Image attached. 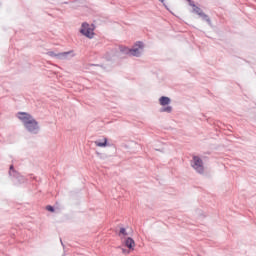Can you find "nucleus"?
<instances>
[{"label": "nucleus", "instance_id": "12", "mask_svg": "<svg viewBox=\"0 0 256 256\" xmlns=\"http://www.w3.org/2000/svg\"><path fill=\"white\" fill-rule=\"evenodd\" d=\"M47 55H49V57H53V59H59V53H56L54 51H49Z\"/></svg>", "mask_w": 256, "mask_h": 256}, {"label": "nucleus", "instance_id": "15", "mask_svg": "<svg viewBox=\"0 0 256 256\" xmlns=\"http://www.w3.org/2000/svg\"><path fill=\"white\" fill-rule=\"evenodd\" d=\"M122 253H124V255H129V250L122 248Z\"/></svg>", "mask_w": 256, "mask_h": 256}, {"label": "nucleus", "instance_id": "16", "mask_svg": "<svg viewBox=\"0 0 256 256\" xmlns=\"http://www.w3.org/2000/svg\"><path fill=\"white\" fill-rule=\"evenodd\" d=\"M161 3H165V0H159Z\"/></svg>", "mask_w": 256, "mask_h": 256}, {"label": "nucleus", "instance_id": "11", "mask_svg": "<svg viewBox=\"0 0 256 256\" xmlns=\"http://www.w3.org/2000/svg\"><path fill=\"white\" fill-rule=\"evenodd\" d=\"M96 147H107V138L103 139V142H100V140L95 141Z\"/></svg>", "mask_w": 256, "mask_h": 256}, {"label": "nucleus", "instance_id": "5", "mask_svg": "<svg viewBox=\"0 0 256 256\" xmlns=\"http://www.w3.org/2000/svg\"><path fill=\"white\" fill-rule=\"evenodd\" d=\"M191 7H193V13H196V15H199V17H202L204 21H207L208 25H211V19L207 15L203 13V10L201 8L197 7L195 4L190 2Z\"/></svg>", "mask_w": 256, "mask_h": 256}, {"label": "nucleus", "instance_id": "10", "mask_svg": "<svg viewBox=\"0 0 256 256\" xmlns=\"http://www.w3.org/2000/svg\"><path fill=\"white\" fill-rule=\"evenodd\" d=\"M159 111L160 113H173V106L169 104L166 106H162Z\"/></svg>", "mask_w": 256, "mask_h": 256}, {"label": "nucleus", "instance_id": "7", "mask_svg": "<svg viewBox=\"0 0 256 256\" xmlns=\"http://www.w3.org/2000/svg\"><path fill=\"white\" fill-rule=\"evenodd\" d=\"M58 57L60 61H69L75 57V51L70 50L68 52H60Z\"/></svg>", "mask_w": 256, "mask_h": 256}, {"label": "nucleus", "instance_id": "13", "mask_svg": "<svg viewBox=\"0 0 256 256\" xmlns=\"http://www.w3.org/2000/svg\"><path fill=\"white\" fill-rule=\"evenodd\" d=\"M121 235H123V237H127V235L129 234L127 233V230L125 228H121L119 232V236L121 237Z\"/></svg>", "mask_w": 256, "mask_h": 256}, {"label": "nucleus", "instance_id": "4", "mask_svg": "<svg viewBox=\"0 0 256 256\" xmlns=\"http://www.w3.org/2000/svg\"><path fill=\"white\" fill-rule=\"evenodd\" d=\"M93 31V25H90L86 22L82 23L80 33L84 35V37H87L88 39H93V37L95 36V32Z\"/></svg>", "mask_w": 256, "mask_h": 256}, {"label": "nucleus", "instance_id": "1", "mask_svg": "<svg viewBox=\"0 0 256 256\" xmlns=\"http://www.w3.org/2000/svg\"><path fill=\"white\" fill-rule=\"evenodd\" d=\"M145 51V44L143 42H136L132 48L120 46L108 52L105 55L107 61H117V59H123L125 55L130 57H141Z\"/></svg>", "mask_w": 256, "mask_h": 256}, {"label": "nucleus", "instance_id": "9", "mask_svg": "<svg viewBox=\"0 0 256 256\" xmlns=\"http://www.w3.org/2000/svg\"><path fill=\"white\" fill-rule=\"evenodd\" d=\"M125 247H128V249H133L135 247V240L133 238L128 237L124 240Z\"/></svg>", "mask_w": 256, "mask_h": 256}, {"label": "nucleus", "instance_id": "3", "mask_svg": "<svg viewBox=\"0 0 256 256\" xmlns=\"http://www.w3.org/2000/svg\"><path fill=\"white\" fill-rule=\"evenodd\" d=\"M191 166L195 170L196 173L203 175L205 173V166L203 165V160L199 158V156H194L191 161Z\"/></svg>", "mask_w": 256, "mask_h": 256}, {"label": "nucleus", "instance_id": "2", "mask_svg": "<svg viewBox=\"0 0 256 256\" xmlns=\"http://www.w3.org/2000/svg\"><path fill=\"white\" fill-rule=\"evenodd\" d=\"M16 117L21 121L25 131L30 135H39L41 133V125L39 121L29 114V112H18Z\"/></svg>", "mask_w": 256, "mask_h": 256}, {"label": "nucleus", "instance_id": "14", "mask_svg": "<svg viewBox=\"0 0 256 256\" xmlns=\"http://www.w3.org/2000/svg\"><path fill=\"white\" fill-rule=\"evenodd\" d=\"M46 209H47V211H50V213L55 212V208H53V206H47Z\"/></svg>", "mask_w": 256, "mask_h": 256}, {"label": "nucleus", "instance_id": "6", "mask_svg": "<svg viewBox=\"0 0 256 256\" xmlns=\"http://www.w3.org/2000/svg\"><path fill=\"white\" fill-rule=\"evenodd\" d=\"M9 175L13 179H16L17 183H25V177H23L17 171H15L13 165L10 166Z\"/></svg>", "mask_w": 256, "mask_h": 256}, {"label": "nucleus", "instance_id": "8", "mask_svg": "<svg viewBox=\"0 0 256 256\" xmlns=\"http://www.w3.org/2000/svg\"><path fill=\"white\" fill-rule=\"evenodd\" d=\"M159 105H161V107H165L167 105H171V98H169L167 96H161L159 98Z\"/></svg>", "mask_w": 256, "mask_h": 256}]
</instances>
